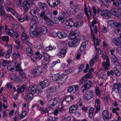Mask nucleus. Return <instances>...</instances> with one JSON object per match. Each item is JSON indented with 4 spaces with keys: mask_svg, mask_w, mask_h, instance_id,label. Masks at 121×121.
<instances>
[{
    "mask_svg": "<svg viewBox=\"0 0 121 121\" xmlns=\"http://www.w3.org/2000/svg\"><path fill=\"white\" fill-rule=\"evenodd\" d=\"M31 31L30 32L33 33L35 35L38 36V37L41 36V34L45 35L47 34L48 32V30L46 27L44 26H41L39 28H35V31L34 32Z\"/></svg>",
    "mask_w": 121,
    "mask_h": 121,
    "instance_id": "f257e3e1",
    "label": "nucleus"
},
{
    "mask_svg": "<svg viewBox=\"0 0 121 121\" xmlns=\"http://www.w3.org/2000/svg\"><path fill=\"white\" fill-rule=\"evenodd\" d=\"M97 13L98 14L102 16L104 18L107 19H109L111 16L109 11L106 10L101 11L98 9L97 10Z\"/></svg>",
    "mask_w": 121,
    "mask_h": 121,
    "instance_id": "f03ea898",
    "label": "nucleus"
},
{
    "mask_svg": "<svg viewBox=\"0 0 121 121\" xmlns=\"http://www.w3.org/2000/svg\"><path fill=\"white\" fill-rule=\"evenodd\" d=\"M82 84L83 86L82 88H83L82 91L83 92L86 89L90 88L92 85L91 81L88 80H86L84 81L82 80L79 83V84L81 85Z\"/></svg>",
    "mask_w": 121,
    "mask_h": 121,
    "instance_id": "7ed1b4c3",
    "label": "nucleus"
},
{
    "mask_svg": "<svg viewBox=\"0 0 121 121\" xmlns=\"http://www.w3.org/2000/svg\"><path fill=\"white\" fill-rule=\"evenodd\" d=\"M30 4L34 5L35 4L33 1H30L29 0H27L24 1L22 4V6L23 8L24 11L27 12L28 11L30 7Z\"/></svg>",
    "mask_w": 121,
    "mask_h": 121,
    "instance_id": "20e7f679",
    "label": "nucleus"
},
{
    "mask_svg": "<svg viewBox=\"0 0 121 121\" xmlns=\"http://www.w3.org/2000/svg\"><path fill=\"white\" fill-rule=\"evenodd\" d=\"M121 87V84L120 83H115L113 86V91H115L116 93L119 95H121V90L120 88Z\"/></svg>",
    "mask_w": 121,
    "mask_h": 121,
    "instance_id": "39448f33",
    "label": "nucleus"
},
{
    "mask_svg": "<svg viewBox=\"0 0 121 121\" xmlns=\"http://www.w3.org/2000/svg\"><path fill=\"white\" fill-rule=\"evenodd\" d=\"M48 3L50 6L54 8L60 3V0H48Z\"/></svg>",
    "mask_w": 121,
    "mask_h": 121,
    "instance_id": "423d86ee",
    "label": "nucleus"
},
{
    "mask_svg": "<svg viewBox=\"0 0 121 121\" xmlns=\"http://www.w3.org/2000/svg\"><path fill=\"white\" fill-rule=\"evenodd\" d=\"M42 86L39 85L35 89L34 88L33 86H32L31 89V92H33V93L34 94L36 93L39 94L42 91V90L43 89L42 88Z\"/></svg>",
    "mask_w": 121,
    "mask_h": 121,
    "instance_id": "0eeeda50",
    "label": "nucleus"
},
{
    "mask_svg": "<svg viewBox=\"0 0 121 121\" xmlns=\"http://www.w3.org/2000/svg\"><path fill=\"white\" fill-rule=\"evenodd\" d=\"M79 42L80 40L77 39L70 41L68 43V45L71 47H75L78 45Z\"/></svg>",
    "mask_w": 121,
    "mask_h": 121,
    "instance_id": "6e6552de",
    "label": "nucleus"
},
{
    "mask_svg": "<svg viewBox=\"0 0 121 121\" xmlns=\"http://www.w3.org/2000/svg\"><path fill=\"white\" fill-rule=\"evenodd\" d=\"M43 71L42 68L41 67H38L37 69L34 70L33 73L35 74V77H38L40 75Z\"/></svg>",
    "mask_w": 121,
    "mask_h": 121,
    "instance_id": "1a4fd4ad",
    "label": "nucleus"
},
{
    "mask_svg": "<svg viewBox=\"0 0 121 121\" xmlns=\"http://www.w3.org/2000/svg\"><path fill=\"white\" fill-rule=\"evenodd\" d=\"M102 115L103 119L104 121H108L109 119V113L106 110H104L103 111Z\"/></svg>",
    "mask_w": 121,
    "mask_h": 121,
    "instance_id": "9d476101",
    "label": "nucleus"
},
{
    "mask_svg": "<svg viewBox=\"0 0 121 121\" xmlns=\"http://www.w3.org/2000/svg\"><path fill=\"white\" fill-rule=\"evenodd\" d=\"M39 8L42 10L45 11L48 9V6L45 3H39Z\"/></svg>",
    "mask_w": 121,
    "mask_h": 121,
    "instance_id": "9b49d317",
    "label": "nucleus"
},
{
    "mask_svg": "<svg viewBox=\"0 0 121 121\" xmlns=\"http://www.w3.org/2000/svg\"><path fill=\"white\" fill-rule=\"evenodd\" d=\"M76 32V31H74L69 33V38L70 39H74L78 36V35Z\"/></svg>",
    "mask_w": 121,
    "mask_h": 121,
    "instance_id": "f8f14e48",
    "label": "nucleus"
},
{
    "mask_svg": "<svg viewBox=\"0 0 121 121\" xmlns=\"http://www.w3.org/2000/svg\"><path fill=\"white\" fill-rule=\"evenodd\" d=\"M93 95L92 92L91 91L88 90L87 91V93H86L85 94V99L87 100L91 99Z\"/></svg>",
    "mask_w": 121,
    "mask_h": 121,
    "instance_id": "ddd939ff",
    "label": "nucleus"
},
{
    "mask_svg": "<svg viewBox=\"0 0 121 121\" xmlns=\"http://www.w3.org/2000/svg\"><path fill=\"white\" fill-rule=\"evenodd\" d=\"M58 101L54 98L50 100L48 103V104L53 106H54L57 105Z\"/></svg>",
    "mask_w": 121,
    "mask_h": 121,
    "instance_id": "4468645a",
    "label": "nucleus"
},
{
    "mask_svg": "<svg viewBox=\"0 0 121 121\" xmlns=\"http://www.w3.org/2000/svg\"><path fill=\"white\" fill-rule=\"evenodd\" d=\"M118 10L116 9H111L110 11H109L110 14H112L115 16H118Z\"/></svg>",
    "mask_w": 121,
    "mask_h": 121,
    "instance_id": "2eb2a0df",
    "label": "nucleus"
},
{
    "mask_svg": "<svg viewBox=\"0 0 121 121\" xmlns=\"http://www.w3.org/2000/svg\"><path fill=\"white\" fill-rule=\"evenodd\" d=\"M91 35L93 36V40H94L95 44H96L97 45L99 46V40L97 38H96V43H95V36L94 35L93 31L92 30L91 27Z\"/></svg>",
    "mask_w": 121,
    "mask_h": 121,
    "instance_id": "dca6fc26",
    "label": "nucleus"
},
{
    "mask_svg": "<svg viewBox=\"0 0 121 121\" xmlns=\"http://www.w3.org/2000/svg\"><path fill=\"white\" fill-rule=\"evenodd\" d=\"M66 52V51L65 49H63L59 53H58V55L60 57H63L65 55Z\"/></svg>",
    "mask_w": 121,
    "mask_h": 121,
    "instance_id": "f3484780",
    "label": "nucleus"
},
{
    "mask_svg": "<svg viewBox=\"0 0 121 121\" xmlns=\"http://www.w3.org/2000/svg\"><path fill=\"white\" fill-rule=\"evenodd\" d=\"M115 45L119 46H121V38H116L113 41Z\"/></svg>",
    "mask_w": 121,
    "mask_h": 121,
    "instance_id": "a211bd4d",
    "label": "nucleus"
},
{
    "mask_svg": "<svg viewBox=\"0 0 121 121\" xmlns=\"http://www.w3.org/2000/svg\"><path fill=\"white\" fill-rule=\"evenodd\" d=\"M77 107L78 106L77 105L71 106L69 108V112L70 113H74L76 112Z\"/></svg>",
    "mask_w": 121,
    "mask_h": 121,
    "instance_id": "6ab92c4d",
    "label": "nucleus"
},
{
    "mask_svg": "<svg viewBox=\"0 0 121 121\" xmlns=\"http://www.w3.org/2000/svg\"><path fill=\"white\" fill-rule=\"evenodd\" d=\"M24 85L21 86L19 87L18 86L17 87V91L18 93H22L23 92L25 89Z\"/></svg>",
    "mask_w": 121,
    "mask_h": 121,
    "instance_id": "aec40b11",
    "label": "nucleus"
},
{
    "mask_svg": "<svg viewBox=\"0 0 121 121\" xmlns=\"http://www.w3.org/2000/svg\"><path fill=\"white\" fill-rule=\"evenodd\" d=\"M49 84L48 82L46 80H45L44 81L41 82L40 84V85L42 86V88L43 89L46 87H47Z\"/></svg>",
    "mask_w": 121,
    "mask_h": 121,
    "instance_id": "412c9836",
    "label": "nucleus"
},
{
    "mask_svg": "<svg viewBox=\"0 0 121 121\" xmlns=\"http://www.w3.org/2000/svg\"><path fill=\"white\" fill-rule=\"evenodd\" d=\"M58 36L60 39L66 37V35L64 32H61L60 31H58Z\"/></svg>",
    "mask_w": 121,
    "mask_h": 121,
    "instance_id": "4be33fe9",
    "label": "nucleus"
},
{
    "mask_svg": "<svg viewBox=\"0 0 121 121\" xmlns=\"http://www.w3.org/2000/svg\"><path fill=\"white\" fill-rule=\"evenodd\" d=\"M113 1V4L115 7L119 8L120 1L119 0H111Z\"/></svg>",
    "mask_w": 121,
    "mask_h": 121,
    "instance_id": "5701e85b",
    "label": "nucleus"
},
{
    "mask_svg": "<svg viewBox=\"0 0 121 121\" xmlns=\"http://www.w3.org/2000/svg\"><path fill=\"white\" fill-rule=\"evenodd\" d=\"M22 40L26 41L28 39H29L28 35L25 32H23L22 33Z\"/></svg>",
    "mask_w": 121,
    "mask_h": 121,
    "instance_id": "b1692460",
    "label": "nucleus"
},
{
    "mask_svg": "<svg viewBox=\"0 0 121 121\" xmlns=\"http://www.w3.org/2000/svg\"><path fill=\"white\" fill-rule=\"evenodd\" d=\"M33 97V95L32 92L28 93L27 96V99L29 101L31 100Z\"/></svg>",
    "mask_w": 121,
    "mask_h": 121,
    "instance_id": "393cba45",
    "label": "nucleus"
},
{
    "mask_svg": "<svg viewBox=\"0 0 121 121\" xmlns=\"http://www.w3.org/2000/svg\"><path fill=\"white\" fill-rule=\"evenodd\" d=\"M114 32L116 34H117L119 32L120 33V37L119 38H121V28H116L114 29Z\"/></svg>",
    "mask_w": 121,
    "mask_h": 121,
    "instance_id": "a878e982",
    "label": "nucleus"
},
{
    "mask_svg": "<svg viewBox=\"0 0 121 121\" xmlns=\"http://www.w3.org/2000/svg\"><path fill=\"white\" fill-rule=\"evenodd\" d=\"M74 86H72L69 87L68 89V92L71 93H73L75 92L74 91Z\"/></svg>",
    "mask_w": 121,
    "mask_h": 121,
    "instance_id": "bb28decb",
    "label": "nucleus"
},
{
    "mask_svg": "<svg viewBox=\"0 0 121 121\" xmlns=\"http://www.w3.org/2000/svg\"><path fill=\"white\" fill-rule=\"evenodd\" d=\"M59 74H57L53 75L52 77L53 80L54 81H56L59 78Z\"/></svg>",
    "mask_w": 121,
    "mask_h": 121,
    "instance_id": "cd10ccee",
    "label": "nucleus"
},
{
    "mask_svg": "<svg viewBox=\"0 0 121 121\" xmlns=\"http://www.w3.org/2000/svg\"><path fill=\"white\" fill-rule=\"evenodd\" d=\"M34 25H31L30 29L29 30V33L30 34V35L31 36H32V37H33V36L35 35L33 34V32H32V33L30 32V31H33L34 32L35 31V28H35L34 29V30H32L33 29V26Z\"/></svg>",
    "mask_w": 121,
    "mask_h": 121,
    "instance_id": "c85d7f7f",
    "label": "nucleus"
},
{
    "mask_svg": "<svg viewBox=\"0 0 121 121\" xmlns=\"http://www.w3.org/2000/svg\"><path fill=\"white\" fill-rule=\"evenodd\" d=\"M26 51L27 54H30L32 56L33 54V52L31 48L27 47L26 49Z\"/></svg>",
    "mask_w": 121,
    "mask_h": 121,
    "instance_id": "c756f323",
    "label": "nucleus"
},
{
    "mask_svg": "<svg viewBox=\"0 0 121 121\" xmlns=\"http://www.w3.org/2000/svg\"><path fill=\"white\" fill-rule=\"evenodd\" d=\"M46 21V22L47 25H52L54 23V22L50 20L49 19L45 20Z\"/></svg>",
    "mask_w": 121,
    "mask_h": 121,
    "instance_id": "7c9ffc66",
    "label": "nucleus"
},
{
    "mask_svg": "<svg viewBox=\"0 0 121 121\" xmlns=\"http://www.w3.org/2000/svg\"><path fill=\"white\" fill-rule=\"evenodd\" d=\"M86 45L85 43L83 42L81 44L80 48V50L81 52L83 51L86 47Z\"/></svg>",
    "mask_w": 121,
    "mask_h": 121,
    "instance_id": "2f4dec72",
    "label": "nucleus"
},
{
    "mask_svg": "<svg viewBox=\"0 0 121 121\" xmlns=\"http://www.w3.org/2000/svg\"><path fill=\"white\" fill-rule=\"evenodd\" d=\"M109 64L107 63L106 62H103V65L104 67V70L105 71L107 70L108 69V65H109Z\"/></svg>",
    "mask_w": 121,
    "mask_h": 121,
    "instance_id": "473e14b6",
    "label": "nucleus"
},
{
    "mask_svg": "<svg viewBox=\"0 0 121 121\" xmlns=\"http://www.w3.org/2000/svg\"><path fill=\"white\" fill-rule=\"evenodd\" d=\"M94 110V108L92 107L90 108L89 109V116L91 117L93 116Z\"/></svg>",
    "mask_w": 121,
    "mask_h": 121,
    "instance_id": "72a5a7b5",
    "label": "nucleus"
},
{
    "mask_svg": "<svg viewBox=\"0 0 121 121\" xmlns=\"http://www.w3.org/2000/svg\"><path fill=\"white\" fill-rule=\"evenodd\" d=\"M73 99V97L72 96H70L66 97L65 99V101L68 103L71 101Z\"/></svg>",
    "mask_w": 121,
    "mask_h": 121,
    "instance_id": "f704fd0d",
    "label": "nucleus"
},
{
    "mask_svg": "<svg viewBox=\"0 0 121 121\" xmlns=\"http://www.w3.org/2000/svg\"><path fill=\"white\" fill-rule=\"evenodd\" d=\"M40 16L41 17H43L44 20L46 19V15H45V13L44 11L42 12L40 14Z\"/></svg>",
    "mask_w": 121,
    "mask_h": 121,
    "instance_id": "c9c22d12",
    "label": "nucleus"
},
{
    "mask_svg": "<svg viewBox=\"0 0 121 121\" xmlns=\"http://www.w3.org/2000/svg\"><path fill=\"white\" fill-rule=\"evenodd\" d=\"M58 19L61 20L63 22L62 23H64L66 19L65 18L62 16H60L58 17Z\"/></svg>",
    "mask_w": 121,
    "mask_h": 121,
    "instance_id": "e433bc0d",
    "label": "nucleus"
},
{
    "mask_svg": "<svg viewBox=\"0 0 121 121\" xmlns=\"http://www.w3.org/2000/svg\"><path fill=\"white\" fill-rule=\"evenodd\" d=\"M40 109L42 110V111L43 112V113H46L48 112L49 111L50 109L49 108H46L45 109H44L43 108H41Z\"/></svg>",
    "mask_w": 121,
    "mask_h": 121,
    "instance_id": "4c0bfd02",
    "label": "nucleus"
},
{
    "mask_svg": "<svg viewBox=\"0 0 121 121\" xmlns=\"http://www.w3.org/2000/svg\"><path fill=\"white\" fill-rule=\"evenodd\" d=\"M43 56L46 60L48 61L50 59V56L48 54H47L45 53H44Z\"/></svg>",
    "mask_w": 121,
    "mask_h": 121,
    "instance_id": "58836bf2",
    "label": "nucleus"
},
{
    "mask_svg": "<svg viewBox=\"0 0 121 121\" xmlns=\"http://www.w3.org/2000/svg\"><path fill=\"white\" fill-rule=\"evenodd\" d=\"M16 68V70L17 71H19L22 69L21 68L20 65V64H18L16 63H15Z\"/></svg>",
    "mask_w": 121,
    "mask_h": 121,
    "instance_id": "ea45409f",
    "label": "nucleus"
},
{
    "mask_svg": "<svg viewBox=\"0 0 121 121\" xmlns=\"http://www.w3.org/2000/svg\"><path fill=\"white\" fill-rule=\"evenodd\" d=\"M113 24L114 26L117 27V28H119V27L121 26V23L120 22H114Z\"/></svg>",
    "mask_w": 121,
    "mask_h": 121,
    "instance_id": "a19ab883",
    "label": "nucleus"
},
{
    "mask_svg": "<svg viewBox=\"0 0 121 121\" xmlns=\"http://www.w3.org/2000/svg\"><path fill=\"white\" fill-rule=\"evenodd\" d=\"M19 73L20 75L23 78H25L26 77V75L23 70L22 69L19 71Z\"/></svg>",
    "mask_w": 121,
    "mask_h": 121,
    "instance_id": "79ce46f5",
    "label": "nucleus"
},
{
    "mask_svg": "<svg viewBox=\"0 0 121 121\" xmlns=\"http://www.w3.org/2000/svg\"><path fill=\"white\" fill-rule=\"evenodd\" d=\"M30 13L33 16L35 17L36 16L37 13L36 12L35 10H32L30 11Z\"/></svg>",
    "mask_w": 121,
    "mask_h": 121,
    "instance_id": "37998d69",
    "label": "nucleus"
},
{
    "mask_svg": "<svg viewBox=\"0 0 121 121\" xmlns=\"http://www.w3.org/2000/svg\"><path fill=\"white\" fill-rule=\"evenodd\" d=\"M17 56H16V53H14L13 54V56L14 58L15 59H16L17 58V57L19 58L20 57V55L19 53L18 52H17Z\"/></svg>",
    "mask_w": 121,
    "mask_h": 121,
    "instance_id": "c03bdc74",
    "label": "nucleus"
},
{
    "mask_svg": "<svg viewBox=\"0 0 121 121\" xmlns=\"http://www.w3.org/2000/svg\"><path fill=\"white\" fill-rule=\"evenodd\" d=\"M12 27L14 30H16L19 28V26L16 24H13L12 25Z\"/></svg>",
    "mask_w": 121,
    "mask_h": 121,
    "instance_id": "a18cd8bd",
    "label": "nucleus"
},
{
    "mask_svg": "<svg viewBox=\"0 0 121 121\" xmlns=\"http://www.w3.org/2000/svg\"><path fill=\"white\" fill-rule=\"evenodd\" d=\"M113 60H114V63L115 65L117 66H119L120 65V64L117 59L116 58V60H115L114 58H113Z\"/></svg>",
    "mask_w": 121,
    "mask_h": 121,
    "instance_id": "49530a36",
    "label": "nucleus"
},
{
    "mask_svg": "<svg viewBox=\"0 0 121 121\" xmlns=\"http://www.w3.org/2000/svg\"><path fill=\"white\" fill-rule=\"evenodd\" d=\"M56 89V87L53 86L50 87L49 89V90L51 92H53L55 91Z\"/></svg>",
    "mask_w": 121,
    "mask_h": 121,
    "instance_id": "de8ad7c7",
    "label": "nucleus"
},
{
    "mask_svg": "<svg viewBox=\"0 0 121 121\" xmlns=\"http://www.w3.org/2000/svg\"><path fill=\"white\" fill-rule=\"evenodd\" d=\"M119 110V107H117L115 108H113L112 109V111L113 112V113H116L117 114V115H119V114L117 113V112H116L117 111Z\"/></svg>",
    "mask_w": 121,
    "mask_h": 121,
    "instance_id": "09e8293b",
    "label": "nucleus"
},
{
    "mask_svg": "<svg viewBox=\"0 0 121 121\" xmlns=\"http://www.w3.org/2000/svg\"><path fill=\"white\" fill-rule=\"evenodd\" d=\"M83 15L82 13H80L78 15L76 16V18L78 19H80L83 17Z\"/></svg>",
    "mask_w": 121,
    "mask_h": 121,
    "instance_id": "8fccbe9b",
    "label": "nucleus"
},
{
    "mask_svg": "<svg viewBox=\"0 0 121 121\" xmlns=\"http://www.w3.org/2000/svg\"><path fill=\"white\" fill-rule=\"evenodd\" d=\"M9 37L8 36H4L2 38V40L3 41H5L6 42L9 41Z\"/></svg>",
    "mask_w": 121,
    "mask_h": 121,
    "instance_id": "3c124183",
    "label": "nucleus"
},
{
    "mask_svg": "<svg viewBox=\"0 0 121 121\" xmlns=\"http://www.w3.org/2000/svg\"><path fill=\"white\" fill-rule=\"evenodd\" d=\"M22 0H18L17 2V5L18 7H20L21 5Z\"/></svg>",
    "mask_w": 121,
    "mask_h": 121,
    "instance_id": "603ef678",
    "label": "nucleus"
},
{
    "mask_svg": "<svg viewBox=\"0 0 121 121\" xmlns=\"http://www.w3.org/2000/svg\"><path fill=\"white\" fill-rule=\"evenodd\" d=\"M10 30L13 32V37L15 36L16 38H17L18 37V34L17 33H16L15 32H13L12 29H10Z\"/></svg>",
    "mask_w": 121,
    "mask_h": 121,
    "instance_id": "864d4df0",
    "label": "nucleus"
},
{
    "mask_svg": "<svg viewBox=\"0 0 121 121\" xmlns=\"http://www.w3.org/2000/svg\"><path fill=\"white\" fill-rule=\"evenodd\" d=\"M61 77L63 79V81L64 80H65L68 78V76L66 74H62L61 76Z\"/></svg>",
    "mask_w": 121,
    "mask_h": 121,
    "instance_id": "5fc2aeb1",
    "label": "nucleus"
},
{
    "mask_svg": "<svg viewBox=\"0 0 121 121\" xmlns=\"http://www.w3.org/2000/svg\"><path fill=\"white\" fill-rule=\"evenodd\" d=\"M46 19H49V18H50L52 16V13H49L48 14L46 15Z\"/></svg>",
    "mask_w": 121,
    "mask_h": 121,
    "instance_id": "6e6d98bb",
    "label": "nucleus"
},
{
    "mask_svg": "<svg viewBox=\"0 0 121 121\" xmlns=\"http://www.w3.org/2000/svg\"><path fill=\"white\" fill-rule=\"evenodd\" d=\"M96 94L97 95H98L100 94L101 93L98 88H95Z\"/></svg>",
    "mask_w": 121,
    "mask_h": 121,
    "instance_id": "4d7b16f0",
    "label": "nucleus"
},
{
    "mask_svg": "<svg viewBox=\"0 0 121 121\" xmlns=\"http://www.w3.org/2000/svg\"><path fill=\"white\" fill-rule=\"evenodd\" d=\"M70 8L73 9H76L78 7V6L74 4H73L71 5H70Z\"/></svg>",
    "mask_w": 121,
    "mask_h": 121,
    "instance_id": "13d9d810",
    "label": "nucleus"
},
{
    "mask_svg": "<svg viewBox=\"0 0 121 121\" xmlns=\"http://www.w3.org/2000/svg\"><path fill=\"white\" fill-rule=\"evenodd\" d=\"M95 62V61H94V60L92 59L89 62V64L91 67H92L93 66Z\"/></svg>",
    "mask_w": 121,
    "mask_h": 121,
    "instance_id": "bf43d9fd",
    "label": "nucleus"
},
{
    "mask_svg": "<svg viewBox=\"0 0 121 121\" xmlns=\"http://www.w3.org/2000/svg\"><path fill=\"white\" fill-rule=\"evenodd\" d=\"M17 18H18V19L19 21L21 22H23L24 21V18H21L20 16H18L17 17Z\"/></svg>",
    "mask_w": 121,
    "mask_h": 121,
    "instance_id": "052dcab7",
    "label": "nucleus"
},
{
    "mask_svg": "<svg viewBox=\"0 0 121 121\" xmlns=\"http://www.w3.org/2000/svg\"><path fill=\"white\" fill-rule=\"evenodd\" d=\"M42 66L44 68L46 69L47 68V64L45 62H42Z\"/></svg>",
    "mask_w": 121,
    "mask_h": 121,
    "instance_id": "680f3d73",
    "label": "nucleus"
},
{
    "mask_svg": "<svg viewBox=\"0 0 121 121\" xmlns=\"http://www.w3.org/2000/svg\"><path fill=\"white\" fill-rule=\"evenodd\" d=\"M114 72L116 75L117 76H119L120 75V73L118 69L115 70Z\"/></svg>",
    "mask_w": 121,
    "mask_h": 121,
    "instance_id": "e2e57ef3",
    "label": "nucleus"
},
{
    "mask_svg": "<svg viewBox=\"0 0 121 121\" xmlns=\"http://www.w3.org/2000/svg\"><path fill=\"white\" fill-rule=\"evenodd\" d=\"M107 74L108 76L110 75L111 74L112 75H113L114 74V72L112 70H111L110 71H108Z\"/></svg>",
    "mask_w": 121,
    "mask_h": 121,
    "instance_id": "0e129e2a",
    "label": "nucleus"
},
{
    "mask_svg": "<svg viewBox=\"0 0 121 121\" xmlns=\"http://www.w3.org/2000/svg\"><path fill=\"white\" fill-rule=\"evenodd\" d=\"M58 32L56 33L55 32H53L52 33V36L54 37L58 36Z\"/></svg>",
    "mask_w": 121,
    "mask_h": 121,
    "instance_id": "69168bd1",
    "label": "nucleus"
},
{
    "mask_svg": "<svg viewBox=\"0 0 121 121\" xmlns=\"http://www.w3.org/2000/svg\"><path fill=\"white\" fill-rule=\"evenodd\" d=\"M91 9L93 10V12L95 14H96L97 13V11H96L95 7V6H92V7L91 8Z\"/></svg>",
    "mask_w": 121,
    "mask_h": 121,
    "instance_id": "338daca9",
    "label": "nucleus"
},
{
    "mask_svg": "<svg viewBox=\"0 0 121 121\" xmlns=\"http://www.w3.org/2000/svg\"><path fill=\"white\" fill-rule=\"evenodd\" d=\"M6 86L7 88H12V85L10 83H8Z\"/></svg>",
    "mask_w": 121,
    "mask_h": 121,
    "instance_id": "774afa93",
    "label": "nucleus"
}]
</instances>
